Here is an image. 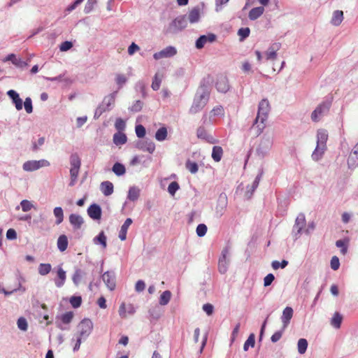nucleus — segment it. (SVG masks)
<instances>
[{
  "mask_svg": "<svg viewBox=\"0 0 358 358\" xmlns=\"http://www.w3.org/2000/svg\"><path fill=\"white\" fill-rule=\"evenodd\" d=\"M331 106V102L324 101L319 104L311 113V120L315 122H319L322 117L327 114Z\"/></svg>",
  "mask_w": 358,
  "mask_h": 358,
  "instance_id": "nucleus-7",
  "label": "nucleus"
},
{
  "mask_svg": "<svg viewBox=\"0 0 358 358\" xmlns=\"http://www.w3.org/2000/svg\"><path fill=\"white\" fill-rule=\"evenodd\" d=\"M87 273L81 268H76L74 273L72 275V280L76 286L78 285L84 280L86 277Z\"/></svg>",
  "mask_w": 358,
  "mask_h": 358,
  "instance_id": "nucleus-23",
  "label": "nucleus"
},
{
  "mask_svg": "<svg viewBox=\"0 0 358 358\" xmlns=\"http://www.w3.org/2000/svg\"><path fill=\"white\" fill-rule=\"evenodd\" d=\"M17 327L22 331H27L28 329L27 321L24 317H20L17 322Z\"/></svg>",
  "mask_w": 358,
  "mask_h": 358,
  "instance_id": "nucleus-56",
  "label": "nucleus"
},
{
  "mask_svg": "<svg viewBox=\"0 0 358 358\" xmlns=\"http://www.w3.org/2000/svg\"><path fill=\"white\" fill-rule=\"evenodd\" d=\"M224 115V108L221 106L214 107L210 112V118Z\"/></svg>",
  "mask_w": 358,
  "mask_h": 358,
  "instance_id": "nucleus-53",
  "label": "nucleus"
},
{
  "mask_svg": "<svg viewBox=\"0 0 358 358\" xmlns=\"http://www.w3.org/2000/svg\"><path fill=\"white\" fill-rule=\"evenodd\" d=\"M96 3L97 0H87L84 8V12L85 13H90L94 9V7Z\"/></svg>",
  "mask_w": 358,
  "mask_h": 358,
  "instance_id": "nucleus-58",
  "label": "nucleus"
},
{
  "mask_svg": "<svg viewBox=\"0 0 358 358\" xmlns=\"http://www.w3.org/2000/svg\"><path fill=\"white\" fill-rule=\"evenodd\" d=\"M87 214L92 220H100L101 217V208L98 204L93 203L89 206Z\"/></svg>",
  "mask_w": 358,
  "mask_h": 358,
  "instance_id": "nucleus-17",
  "label": "nucleus"
},
{
  "mask_svg": "<svg viewBox=\"0 0 358 358\" xmlns=\"http://www.w3.org/2000/svg\"><path fill=\"white\" fill-rule=\"evenodd\" d=\"M20 205L23 212H28L34 208L32 202L27 199L22 200Z\"/></svg>",
  "mask_w": 358,
  "mask_h": 358,
  "instance_id": "nucleus-51",
  "label": "nucleus"
},
{
  "mask_svg": "<svg viewBox=\"0 0 358 358\" xmlns=\"http://www.w3.org/2000/svg\"><path fill=\"white\" fill-rule=\"evenodd\" d=\"M162 80V76H159V73H156L152 80L151 87L153 90L157 91L159 89Z\"/></svg>",
  "mask_w": 358,
  "mask_h": 358,
  "instance_id": "nucleus-48",
  "label": "nucleus"
},
{
  "mask_svg": "<svg viewBox=\"0 0 358 358\" xmlns=\"http://www.w3.org/2000/svg\"><path fill=\"white\" fill-rule=\"evenodd\" d=\"M306 226V217L304 214L300 213L295 220V223L292 229V235L295 240L298 239Z\"/></svg>",
  "mask_w": 358,
  "mask_h": 358,
  "instance_id": "nucleus-8",
  "label": "nucleus"
},
{
  "mask_svg": "<svg viewBox=\"0 0 358 358\" xmlns=\"http://www.w3.org/2000/svg\"><path fill=\"white\" fill-rule=\"evenodd\" d=\"M117 91L113 92L110 94L106 96L103 101H104V104L108 106L110 110L113 108L115 105V99L117 96Z\"/></svg>",
  "mask_w": 358,
  "mask_h": 358,
  "instance_id": "nucleus-32",
  "label": "nucleus"
},
{
  "mask_svg": "<svg viewBox=\"0 0 358 358\" xmlns=\"http://www.w3.org/2000/svg\"><path fill=\"white\" fill-rule=\"evenodd\" d=\"M280 48L279 43H273L265 52V57L266 60H275L277 57V52Z\"/></svg>",
  "mask_w": 358,
  "mask_h": 358,
  "instance_id": "nucleus-14",
  "label": "nucleus"
},
{
  "mask_svg": "<svg viewBox=\"0 0 358 358\" xmlns=\"http://www.w3.org/2000/svg\"><path fill=\"white\" fill-rule=\"evenodd\" d=\"M196 234L199 237H203L207 232V227L204 224H199L196 229Z\"/></svg>",
  "mask_w": 358,
  "mask_h": 358,
  "instance_id": "nucleus-60",
  "label": "nucleus"
},
{
  "mask_svg": "<svg viewBox=\"0 0 358 358\" xmlns=\"http://www.w3.org/2000/svg\"><path fill=\"white\" fill-rule=\"evenodd\" d=\"M73 314L72 312H67L61 316V322L57 323V327L61 330H68L69 327H66L73 320Z\"/></svg>",
  "mask_w": 358,
  "mask_h": 358,
  "instance_id": "nucleus-19",
  "label": "nucleus"
},
{
  "mask_svg": "<svg viewBox=\"0 0 358 358\" xmlns=\"http://www.w3.org/2000/svg\"><path fill=\"white\" fill-rule=\"evenodd\" d=\"M187 22L185 15H181L173 20L166 28V33H177L187 27Z\"/></svg>",
  "mask_w": 358,
  "mask_h": 358,
  "instance_id": "nucleus-5",
  "label": "nucleus"
},
{
  "mask_svg": "<svg viewBox=\"0 0 358 358\" xmlns=\"http://www.w3.org/2000/svg\"><path fill=\"white\" fill-rule=\"evenodd\" d=\"M210 92L206 87H201L196 92L193 103L189 108V113L196 114L201 111L207 104Z\"/></svg>",
  "mask_w": 358,
  "mask_h": 358,
  "instance_id": "nucleus-1",
  "label": "nucleus"
},
{
  "mask_svg": "<svg viewBox=\"0 0 358 358\" xmlns=\"http://www.w3.org/2000/svg\"><path fill=\"white\" fill-rule=\"evenodd\" d=\"M293 309L291 307H286L281 316V321L282 322L283 329H285L290 322V320L293 316Z\"/></svg>",
  "mask_w": 358,
  "mask_h": 358,
  "instance_id": "nucleus-22",
  "label": "nucleus"
},
{
  "mask_svg": "<svg viewBox=\"0 0 358 358\" xmlns=\"http://www.w3.org/2000/svg\"><path fill=\"white\" fill-rule=\"evenodd\" d=\"M50 165V162L45 159L40 160H29L23 164L22 169L24 171L32 172L43 167H48Z\"/></svg>",
  "mask_w": 358,
  "mask_h": 358,
  "instance_id": "nucleus-6",
  "label": "nucleus"
},
{
  "mask_svg": "<svg viewBox=\"0 0 358 358\" xmlns=\"http://www.w3.org/2000/svg\"><path fill=\"white\" fill-rule=\"evenodd\" d=\"M101 279L108 289L110 291L115 289L116 287L115 275L112 271H106L102 275Z\"/></svg>",
  "mask_w": 358,
  "mask_h": 358,
  "instance_id": "nucleus-11",
  "label": "nucleus"
},
{
  "mask_svg": "<svg viewBox=\"0 0 358 358\" xmlns=\"http://www.w3.org/2000/svg\"><path fill=\"white\" fill-rule=\"evenodd\" d=\"M136 148L142 151L152 153L155 150V145L151 141H139L136 143Z\"/></svg>",
  "mask_w": 358,
  "mask_h": 358,
  "instance_id": "nucleus-18",
  "label": "nucleus"
},
{
  "mask_svg": "<svg viewBox=\"0 0 358 358\" xmlns=\"http://www.w3.org/2000/svg\"><path fill=\"white\" fill-rule=\"evenodd\" d=\"M336 247L341 248V252L343 255H345L348 251V246L346 242L343 240H338L336 242Z\"/></svg>",
  "mask_w": 358,
  "mask_h": 358,
  "instance_id": "nucleus-63",
  "label": "nucleus"
},
{
  "mask_svg": "<svg viewBox=\"0 0 358 358\" xmlns=\"http://www.w3.org/2000/svg\"><path fill=\"white\" fill-rule=\"evenodd\" d=\"M112 171L114 172V173L117 176H123L125 172L126 169L124 166L119 162H115L112 168Z\"/></svg>",
  "mask_w": 358,
  "mask_h": 358,
  "instance_id": "nucleus-42",
  "label": "nucleus"
},
{
  "mask_svg": "<svg viewBox=\"0 0 358 358\" xmlns=\"http://www.w3.org/2000/svg\"><path fill=\"white\" fill-rule=\"evenodd\" d=\"M262 175H263V171H261L259 173V174L256 176L255 180L252 182V184L251 185H248L247 186L246 192H245V196L248 199L251 198V196H252L254 192L257 188V187L259 185V181H260L261 178L262 177Z\"/></svg>",
  "mask_w": 358,
  "mask_h": 358,
  "instance_id": "nucleus-16",
  "label": "nucleus"
},
{
  "mask_svg": "<svg viewBox=\"0 0 358 358\" xmlns=\"http://www.w3.org/2000/svg\"><path fill=\"white\" fill-rule=\"evenodd\" d=\"M167 137V129L165 127L159 128L155 134V138L158 141H164Z\"/></svg>",
  "mask_w": 358,
  "mask_h": 358,
  "instance_id": "nucleus-44",
  "label": "nucleus"
},
{
  "mask_svg": "<svg viewBox=\"0 0 358 358\" xmlns=\"http://www.w3.org/2000/svg\"><path fill=\"white\" fill-rule=\"evenodd\" d=\"M135 131L136 136L138 138L144 137L146 133L145 127L141 124H138L136 126Z\"/></svg>",
  "mask_w": 358,
  "mask_h": 358,
  "instance_id": "nucleus-64",
  "label": "nucleus"
},
{
  "mask_svg": "<svg viewBox=\"0 0 358 358\" xmlns=\"http://www.w3.org/2000/svg\"><path fill=\"white\" fill-rule=\"evenodd\" d=\"M53 214L56 218L55 224L59 225L64 220V211L61 207H55L53 209Z\"/></svg>",
  "mask_w": 358,
  "mask_h": 358,
  "instance_id": "nucleus-39",
  "label": "nucleus"
},
{
  "mask_svg": "<svg viewBox=\"0 0 358 358\" xmlns=\"http://www.w3.org/2000/svg\"><path fill=\"white\" fill-rule=\"evenodd\" d=\"M6 94L12 100V103L15 105L16 110H22L23 107V102L22 99L20 97L19 94L13 90H8Z\"/></svg>",
  "mask_w": 358,
  "mask_h": 358,
  "instance_id": "nucleus-13",
  "label": "nucleus"
},
{
  "mask_svg": "<svg viewBox=\"0 0 358 358\" xmlns=\"http://www.w3.org/2000/svg\"><path fill=\"white\" fill-rule=\"evenodd\" d=\"M216 36L213 34L201 36L196 41V48L201 49L208 43H212L215 41Z\"/></svg>",
  "mask_w": 358,
  "mask_h": 358,
  "instance_id": "nucleus-15",
  "label": "nucleus"
},
{
  "mask_svg": "<svg viewBox=\"0 0 358 358\" xmlns=\"http://www.w3.org/2000/svg\"><path fill=\"white\" fill-rule=\"evenodd\" d=\"M24 107L25 111L30 114L33 112V106H32V101L30 97H27L24 102Z\"/></svg>",
  "mask_w": 358,
  "mask_h": 358,
  "instance_id": "nucleus-59",
  "label": "nucleus"
},
{
  "mask_svg": "<svg viewBox=\"0 0 358 358\" xmlns=\"http://www.w3.org/2000/svg\"><path fill=\"white\" fill-rule=\"evenodd\" d=\"M66 278V271L62 268L58 267L57 268V278L55 280V285L57 287H62L65 282Z\"/></svg>",
  "mask_w": 358,
  "mask_h": 358,
  "instance_id": "nucleus-26",
  "label": "nucleus"
},
{
  "mask_svg": "<svg viewBox=\"0 0 358 358\" xmlns=\"http://www.w3.org/2000/svg\"><path fill=\"white\" fill-rule=\"evenodd\" d=\"M132 220L131 218H127L121 227L119 238L121 241H124L127 238V230L129 226L132 224Z\"/></svg>",
  "mask_w": 358,
  "mask_h": 358,
  "instance_id": "nucleus-28",
  "label": "nucleus"
},
{
  "mask_svg": "<svg viewBox=\"0 0 358 358\" xmlns=\"http://www.w3.org/2000/svg\"><path fill=\"white\" fill-rule=\"evenodd\" d=\"M250 30L248 27L241 28L238 31V35L240 36V40L243 41L250 35Z\"/></svg>",
  "mask_w": 358,
  "mask_h": 358,
  "instance_id": "nucleus-57",
  "label": "nucleus"
},
{
  "mask_svg": "<svg viewBox=\"0 0 358 358\" xmlns=\"http://www.w3.org/2000/svg\"><path fill=\"white\" fill-rule=\"evenodd\" d=\"M113 143L116 145H121L127 142V136L122 131H118L113 135Z\"/></svg>",
  "mask_w": 358,
  "mask_h": 358,
  "instance_id": "nucleus-33",
  "label": "nucleus"
},
{
  "mask_svg": "<svg viewBox=\"0 0 358 358\" xmlns=\"http://www.w3.org/2000/svg\"><path fill=\"white\" fill-rule=\"evenodd\" d=\"M107 110H110V109L106 106V104H104V101H102V102L95 110L94 118H99L104 112Z\"/></svg>",
  "mask_w": 358,
  "mask_h": 358,
  "instance_id": "nucleus-47",
  "label": "nucleus"
},
{
  "mask_svg": "<svg viewBox=\"0 0 358 358\" xmlns=\"http://www.w3.org/2000/svg\"><path fill=\"white\" fill-rule=\"evenodd\" d=\"M69 222L74 229H79L84 223V220L80 215L73 213L69 216Z\"/></svg>",
  "mask_w": 358,
  "mask_h": 358,
  "instance_id": "nucleus-24",
  "label": "nucleus"
},
{
  "mask_svg": "<svg viewBox=\"0 0 358 358\" xmlns=\"http://www.w3.org/2000/svg\"><path fill=\"white\" fill-rule=\"evenodd\" d=\"M215 86L218 92L226 93L229 89L227 78L223 76L218 77Z\"/></svg>",
  "mask_w": 358,
  "mask_h": 358,
  "instance_id": "nucleus-20",
  "label": "nucleus"
},
{
  "mask_svg": "<svg viewBox=\"0 0 358 358\" xmlns=\"http://www.w3.org/2000/svg\"><path fill=\"white\" fill-rule=\"evenodd\" d=\"M196 135L199 138L203 139L209 143L214 144L217 142L216 139L202 127L198 128Z\"/></svg>",
  "mask_w": 358,
  "mask_h": 358,
  "instance_id": "nucleus-21",
  "label": "nucleus"
},
{
  "mask_svg": "<svg viewBox=\"0 0 358 358\" xmlns=\"http://www.w3.org/2000/svg\"><path fill=\"white\" fill-rule=\"evenodd\" d=\"M270 109V104L267 99H264L259 102L257 115L255 121V124H257V127L258 128L259 133H261L265 127V122L267 120Z\"/></svg>",
  "mask_w": 358,
  "mask_h": 358,
  "instance_id": "nucleus-2",
  "label": "nucleus"
},
{
  "mask_svg": "<svg viewBox=\"0 0 358 358\" xmlns=\"http://www.w3.org/2000/svg\"><path fill=\"white\" fill-rule=\"evenodd\" d=\"M171 298V292L169 290L164 291L160 296L159 304L162 306H166L169 303Z\"/></svg>",
  "mask_w": 358,
  "mask_h": 358,
  "instance_id": "nucleus-46",
  "label": "nucleus"
},
{
  "mask_svg": "<svg viewBox=\"0 0 358 358\" xmlns=\"http://www.w3.org/2000/svg\"><path fill=\"white\" fill-rule=\"evenodd\" d=\"M80 168H71L70 169V176H71V181L69 182L70 186H74L80 172Z\"/></svg>",
  "mask_w": 358,
  "mask_h": 358,
  "instance_id": "nucleus-45",
  "label": "nucleus"
},
{
  "mask_svg": "<svg viewBox=\"0 0 358 358\" xmlns=\"http://www.w3.org/2000/svg\"><path fill=\"white\" fill-rule=\"evenodd\" d=\"M100 189L104 196H108L113 193V185L110 181L102 182L100 185Z\"/></svg>",
  "mask_w": 358,
  "mask_h": 358,
  "instance_id": "nucleus-27",
  "label": "nucleus"
},
{
  "mask_svg": "<svg viewBox=\"0 0 358 358\" xmlns=\"http://www.w3.org/2000/svg\"><path fill=\"white\" fill-rule=\"evenodd\" d=\"M272 145L273 137L267 134L264 135L256 149L257 155L261 158H264L268 154Z\"/></svg>",
  "mask_w": 358,
  "mask_h": 358,
  "instance_id": "nucleus-4",
  "label": "nucleus"
},
{
  "mask_svg": "<svg viewBox=\"0 0 358 358\" xmlns=\"http://www.w3.org/2000/svg\"><path fill=\"white\" fill-rule=\"evenodd\" d=\"M227 206V198L225 194H221L219 196L217 203L215 207V215L217 217H220L224 213Z\"/></svg>",
  "mask_w": 358,
  "mask_h": 358,
  "instance_id": "nucleus-12",
  "label": "nucleus"
},
{
  "mask_svg": "<svg viewBox=\"0 0 358 358\" xmlns=\"http://www.w3.org/2000/svg\"><path fill=\"white\" fill-rule=\"evenodd\" d=\"M93 328L94 324L92 320L89 318H85L78 324L77 327L78 331L75 336L78 338L85 341L92 334Z\"/></svg>",
  "mask_w": 358,
  "mask_h": 358,
  "instance_id": "nucleus-3",
  "label": "nucleus"
},
{
  "mask_svg": "<svg viewBox=\"0 0 358 358\" xmlns=\"http://www.w3.org/2000/svg\"><path fill=\"white\" fill-rule=\"evenodd\" d=\"M52 266L50 264H40L38 266V273L41 275L48 274L51 271Z\"/></svg>",
  "mask_w": 358,
  "mask_h": 358,
  "instance_id": "nucleus-49",
  "label": "nucleus"
},
{
  "mask_svg": "<svg viewBox=\"0 0 358 358\" xmlns=\"http://www.w3.org/2000/svg\"><path fill=\"white\" fill-rule=\"evenodd\" d=\"M342 320V315L339 313L336 312L331 320V324L334 328L339 329L341 327Z\"/></svg>",
  "mask_w": 358,
  "mask_h": 358,
  "instance_id": "nucleus-40",
  "label": "nucleus"
},
{
  "mask_svg": "<svg viewBox=\"0 0 358 358\" xmlns=\"http://www.w3.org/2000/svg\"><path fill=\"white\" fill-rule=\"evenodd\" d=\"M308 345V343L306 339L300 338L297 343L298 352L301 355H303L307 350Z\"/></svg>",
  "mask_w": 358,
  "mask_h": 358,
  "instance_id": "nucleus-43",
  "label": "nucleus"
},
{
  "mask_svg": "<svg viewBox=\"0 0 358 358\" xmlns=\"http://www.w3.org/2000/svg\"><path fill=\"white\" fill-rule=\"evenodd\" d=\"M200 10L198 8H194L190 10L188 15V20L191 23H196L199 20Z\"/></svg>",
  "mask_w": 358,
  "mask_h": 358,
  "instance_id": "nucleus-37",
  "label": "nucleus"
},
{
  "mask_svg": "<svg viewBox=\"0 0 358 358\" xmlns=\"http://www.w3.org/2000/svg\"><path fill=\"white\" fill-rule=\"evenodd\" d=\"M222 155L223 150L220 146H214L213 148L211 157L215 162H220L222 159Z\"/></svg>",
  "mask_w": 358,
  "mask_h": 358,
  "instance_id": "nucleus-38",
  "label": "nucleus"
},
{
  "mask_svg": "<svg viewBox=\"0 0 358 358\" xmlns=\"http://www.w3.org/2000/svg\"><path fill=\"white\" fill-rule=\"evenodd\" d=\"M186 168L191 173H196L198 171V164L194 162L188 160L186 162Z\"/></svg>",
  "mask_w": 358,
  "mask_h": 358,
  "instance_id": "nucleus-54",
  "label": "nucleus"
},
{
  "mask_svg": "<svg viewBox=\"0 0 358 358\" xmlns=\"http://www.w3.org/2000/svg\"><path fill=\"white\" fill-rule=\"evenodd\" d=\"M343 20V12L342 10H335L333 13V16L331 22L334 26L341 24Z\"/></svg>",
  "mask_w": 358,
  "mask_h": 358,
  "instance_id": "nucleus-34",
  "label": "nucleus"
},
{
  "mask_svg": "<svg viewBox=\"0 0 358 358\" xmlns=\"http://www.w3.org/2000/svg\"><path fill=\"white\" fill-rule=\"evenodd\" d=\"M68 238L66 235H61L57 239V248L59 251L64 252L68 247Z\"/></svg>",
  "mask_w": 358,
  "mask_h": 358,
  "instance_id": "nucleus-36",
  "label": "nucleus"
},
{
  "mask_svg": "<svg viewBox=\"0 0 358 358\" xmlns=\"http://www.w3.org/2000/svg\"><path fill=\"white\" fill-rule=\"evenodd\" d=\"M264 8L262 6L255 7L250 10L248 14V17L250 20H255L263 15Z\"/></svg>",
  "mask_w": 358,
  "mask_h": 358,
  "instance_id": "nucleus-29",
  "label": "nucleus"
},
{
  "mask_svg": "<svg viewBox=\"0 0 358 358\" xmlns=\"http://www.w3.org/2000/svg\"><path fill=\"white\" fill-rule=\"evenodd\" d=\"M71 168H80L81 160L77 153H73L69 157Z\"/></svg>",
  "mask_w": 358,
  "mask_h": 358,
  "instance_id": "nucleus-41",
  "label": "nucleus"
},
{
  "mask_svg": "<svg viewBox=\"0 0 358 358\" xmlns=\"http://www.w3.org/2000/svg\"><path fill=\"white\" fill-rule=\"evenodd\" d=\"M106 236L104 234V232L101 231L96 236L93 238V243L95 245H100L101 247L105 249L107 246L106 243Z\"/></svg>",
  "mask_w": 358,
  "mask_h": 358,
  "instance_id": "nucleus-31",
  "label": "nucleus"
},
{
  "mask_svg": "<svg viewBox=\"0 0 358 358\" xmlns=\"http://www.w3.org/2000/svg\"><path fill=\"white\" fill-rule=\"evenodd\" d=\"M139 196L140 189L138 187L133 186L129 188L127 194V199L129 201H135L138 199Z\"/></svg>",
  "mask_w": 358,
  "mask_h": 358,
  "instance_id": "nucleus-35",
  "label": "nucleus"
},
{
  "mask_svg": "<svg viewBox=\"0 0 358 358\" xmlns=\"http://www.w3.org/2000/svg\"><path fill=\"white\" fill-rule=\"evenodd\" d=\"M328 139V134L325 129H320L317 132V144L327 147V141Z\"/></svg>",
  "mask_w": 358,
  "mask_h": 358,
  "instance_id": "nucleus-25",
  "label": "nucleus"
},
{
  "mask_svg": "<svg viewBox=\"0 0 358 358\" xmlns=\"http://www.w3.org/2000/svg\"><path fill=\"white\" fill-rule=\"evenodd\" d=\"M255 343V337L253 334H251L243 345L244 351H248L250 347L253 348Z\"/></svg>",
  "mask_w": 358,
  "mask_h": 358,
  "instance_id": "nucleus-50",
  "label": "nucleus"
},
{
  "mask_svg": "<svg viewBox=\"0 0 358 358\" xmlns=\"http://www.w3.org/2000/svg\"><path fill=\"white\" fill-rule=\"evenodd\" d=\"M127 78L124 74L117 73L115 76V82L118 85V90L121 89L127 83Z\"/></svg>",
  "mask_w": 358,
  "mask_h": 358,
  "instance_id": "nucleus-52",
  "label": "nucleus"
},
{
  "mask_svg": "<svg viewBox=\"0 0 358 358\" xmlns=\"http://www.w3.org/2000/svg\"><path fill=\"white\" fill-rule=\"evenodd\" d=\"M177 54V50L173 46H167L159 52H155L153 57L156 60L163 58H169L175 56Z\"/></svg>",
  "mask_w": 358,
  "mask_h": 358,
  "instance_id": "nucleus-10",
  "label": "nucleus"
},
{
  "mask_svg": "<svg viewBox=\"0 0 358 358\" xmlns=\"http://www.w3.org/2000/svg\"><path fill=\"white\" fill-rule=\"evenodd\" d=\"M288 264V262L287 260H282V262L278 261H273L271 263L272 268L274 270H277L278 268H285Z\"/></svg>",
  "mask_w": 358,
  "mask_h": 358,
  "instance_id": "nucleus-55",
  "label": "nucleus"
},
{
  "mask_svg": "<svg viewBox=\"0 0 358 358\" xmlns=\"http://www.w3.org/2000/svg\"><path fill=\"white\" fill-rule=\"evenodd\" d=\"M115 127L119 132L124 131L126 127L125 122L122 118L116 119Z\"/></svg>",
  "mask_w": 358,
  "mask_h": 358,
  "instance_id": "nucleus-62",
  "label": "nucleus"
},
{
  "mask_svg": "<svg viewBox=\"0 0 358 358\" xmlns=\"http://www.w3.org/2000/svg\"><path fill=\"white\" fill-rule=\"evenodd\" d=\"M180 186L177 182H172L168 187V192L171 196H174L176 192L179 189Z\"/></svg>",
  "mask_w": 358,
  "mask_h": 358,
  "instance_id": "nucleus-61",
  "label": "nucleus"
},
{
  "mask_svg": "<svg viewBox=\"0 0 358 358\" xmlns=\"http://www.w3.org/2000/svg\"><path fill=\"white\" fill-rule=\"evenodd\" d=\"M327 147H324L317 144L316 148L311 155L313 160L315 162L319 161L322 157Z\"/></svg>",
  "mask_w": 358,
  "mask_h": 358,
  "instance_id": "nucleus-30",
  "label": "nucleus"
},
{
  "mask_svg": "<svg viewBox=\"0 0 358 358\" xmlns=\"http://www.w3.org/2000/svg\"><path fill=\"white\" fill-rule=\"evenodd\" d=\"M229 249L224 248L218 261V270L222 274L227 273L229 265Z\"/></svg>",
  "mask_w": 358,
  "mask_h": 358,
  "instance_id": "nucleus-9",
  "label": "nucleus"
}]
</instances>
